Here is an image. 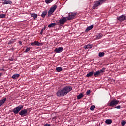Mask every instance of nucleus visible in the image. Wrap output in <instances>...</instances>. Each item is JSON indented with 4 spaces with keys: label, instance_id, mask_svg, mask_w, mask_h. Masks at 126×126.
<instances>
[{
    "label": "nucleus",
    "instance_id": "obj_9",
    "mask_svg": "<svg viewBox=\"0 0 126 126\" xmlns=\"http://www.w3.org/2000/svg\"><path fill=\"white\" fill-rule=\"evenodd\" d=\"M76 16V13H72L71 14H69L68 17H67V19L68 20H72V19H74Z\"/></svg>",
    "mask_w": 126,
    "mask_h": 126
},
{
    "label": "nucleus",
    "instance_id": "obj_21",
    "mask_svg": "<svg viewBox=\"0 0 126 126\" xmlns=\"http://www.w3.org/2000/svg\"><path fill=\"white\" fill-rule=\"evenodd\" d=\"M84 95L82 93H80L78 96H77V99L80 100L81 98H82Z\"/></svg>",
    "mask_w": 126,
    "mask_h": 126
},
{
    "label": "nucleus",
    "instance_id": "obj_6",
    "mask_svg": "<svg viewBox=\"0 0 126 126\" xmlns=\"http://www.w3.org/2000/svg\"><path fill=\"white\" fill-rule=\"evenodd\" d=\"M66 18L65 17H63L61 18V19H60L58 21H57V25H63V24H64V23H65V22H66Z\"/></svg>",
    "mask_w": 126,
    "mask_h": 126
},
{
    "label": "nucleus",
    "instance_id": "obj_15",
    "mask_svg": "<svg viewBox=\"0 0 126 126\" xmlns=\"http://www.w3.org/2000/svg\"><path fill=\"white\" fill-rule=\"evenodd\" d=\"M93 27H94L93 25H91V26L87 27L85 30V31L86 32H88V31H89V30H91V29H92V28H93Z\"/></svg>",
    "mask_w": 126,
    "mask_h": 126
},
{
    "label": "nucleus",
    "instance_id": "obj_32",
    "mask_svg": "<svg viewBox=\"0 0 126 126\" xmlns=\"http://www.w3.org/2000/svg\"><path fill=\"white\" fill-rule=\"evenodd\" d=\"M30 51V47L27 48L25 51V53H27V52H29Z\"/></svg>",
    "mask_w": 126,
    "mask_h": 126
},
{
    "label": "nucleus",
    "instance_id": "obj_38",
    "mask_svg": "<svg viewBox=\"0 0 126 126\" xmlns=\"http://www.w3.org/2000/svg\"><path fill=\"white\" fill-rule=\"evenodd\" d=\"M2 75V73H0V78L1 77V76Z\"/></svg>",
    "mask_w": 126,
    "mask_h": 126
},
{
    "label": "nucleus",
    "instance_id": "obj_34",
    "mask_svg": "<svg viewBox=\"0 0 126 126\" xmlns=\"http://www.w3.org/2000/svg\"><path fill=\"white\" fill-rule=\"evenodd\" d=\"M90 92H91V91H90V90H88L86 92V94H87V95H89V94H90Z\"/></svg>",
    "mask_w": 126,
    "mask_h": 126
},
{
    "label": "nucleus",
    "instance_id": "obj_12",
    "mask_svg": "<svg viewBox=\"0 0 126 126\" xmlns=\"http://www.w3.org/2000/svg\"><path fill=\"white\" fill-rule=\"evenodd\" d=\"M3 2H2V4L4 5L5 4H12V1L8 0H3Z\"/></svg>",
    "mask_w": 126,
    "mask_h": 126
},
{
    "label": "nucleus",
    "instance_id": "obj_16",
    "mask_svg": "<svg viewBox=\"0 0 126 126\" xmlns=\"http://www.w3.org/2000/svg\"><path fill=\"white\" fill-rule=\"evenodd\" d=\"M57 22L56 23H51L50 24L48 25V27H49V28H51L52 27H55V26H56V25H57Z\"/></svg>",
    "mask_w": 126,
    "mask_h": 126
},
{
    "label": "nucleus",
    "instance_id": "obj_22",
    "mask_svg": "<svg viewBox=\"0 0 126 126\" xmlns=\"http://www.w3.org/2000/svg\"><path fill=\"white\" fill-rule=\"evenodd\" d=\"M46 15H47V11H44L41 14V17L43 18H45L46 17Z\"/></svg>",
    "mask_w": 126,
    "mask_h": 126
},
{
    "label": "nucleus",
    "instance_id": "obj_7",
    "mask_svg": "<svg viewBox=\"0 0 126 126\" xmlns=\"http://www.w3.org/2000/svg\"><path fill=\"white\" fill-rule=\"evenodd\" d=\"M19 115L21 116V117H25V116H27L28 115L27 109H22L19 112Z\"/></svg>",
    "mask_w": 126,
    "mask_h": 126
},
{
    "label": "nucleus",
    "instance_id": "obj_3",
    "mask_svg": "<svg viewBox=\"0 0 126 126\" xmlns=\"http://www.w3.org/2000/svg\"><path fill=\"white\" fill-rule=\"evenodd\" d=\"M119 103H120L119 100L113 99L108 104L107 106H108V107H116L117 105L119 104Z\"/></svg>",
    "mask_w": 126,
    "mask_h": 126
},
{
    "label": "nucleus",
    "instance_id": "obj_29",
    "mask_svg": "<svg viewBox=\"0 0 126 126\" xmlns=\"http://www.w3.org/2000/svg\"><path fill=\"white\" fill-rule=\"evenodd\" d=\"M98 56L99 57H104V56H105V53L104 52H100L99 54H98Z\"/></svg>",
    "mask_w": 126,
    "mask_h": 126
},
{
    "label": "nucleus",
    "instance_id": "obj_30",
    "mask_svg": "<svg viewBox=\"0 0 126 126\" xmlns=\"http://www.w3.org/2000/svg\"><path fill=\"white\" fill-rule=\"evenodd\" d=\"M105 69H106V68H103L102 69L99 70V71L100 72V73H102L103 72H105Z\"/></svg>",
    "mask_w": 126,
    "mask_h": 126
},
{
    "label": "nucleus",
    "instance_id": "obj_10",
    "mask_svg": "<svg viewBox=\"0 0 126 126\" xmlns=\"http://www.w3.org/2000/svg\"><path fill=\"white\" fill-rule=\"evenodd\" d=\"M31 46H43V43H41L38 41H34L31 44Z\"/></svg>",
    "mask_w": 126,
    "mask_h": 126
},
{
    "label": "nucleus",
    "instance_id": "obj_33",
    "mask_svg": "<svg viewBox=\"0 0 126 126\" xmlns=\"http://www.w3.org/2000/svg\"><path fill=\"white\" fill-rule=\"evenodd\" d=\"M121 125H122V126H124L125 125H126V121H122L121 122Z\"/></svg>",
    "mask_w": 126,
    "mask_h": 126
},
{
    "label": "nucleus",
    "instance_id": "obj_14",
    "mask_svg": "<svg viewBox=\"0 0 126 126\" xmlns=\"http://www.w3.org/2000/svg\"><path fill=\"white\" fill-rule=\"evenodd\" d=\"M92 44H89L87 45H85L84 48L85 49V50H87V49H92Z\"/></svg>",
    "mask_w": 126,
    "mask_h": 126
},
{
    "label": "nucleus",
    "instance_id": "obj_2",
    "mask_svg": "<svg viewBox=\"0 0 126 126\" xmlns=\"http://www.w3.org/2000/svg\"><path fill=\"white\" fill-rule=\"evenodd\" d=\"M23 109V105H19L18 106L15 107L12 110L13 113L15 114V115H17V114L19 113V112L21 111Z\"/></svg>",
    "mask_w": 126,
    "mask_h": 126
},
{
    "label": "nucleus",
    "instance_id": "obj_35",
    "mask_svg": "<svg viewBox=\"0 0 126 126\" xmlns=\"http://www.w3.org/2000/svg\"><path fill=\"white\" fill-rule=\"evenodd\" d=\"M115 109H121V105H118L115 107Z\"/></svg>",
    "mask_w": 126,
    "mask_h": 126
},
{
    "label": "nucleus",
    "instance_id": "obj_24",
    "mask_svg": "<svg viewBox=\"0 0 126 126\" xmlns=\"http://www.w3.org/2000/svg\"><path fill=\"white\" fill-rule=\"evenodd\" d=\"M112 122V119H106L105 121V123L107 124V125H110Z\"/></svg>",
    "mask_w": 126,
    "mask_h": 126
},
{
    "label": "nucleus",
    "instance_id": "obj_20",
    "mask_svg": "<svg viewBox=\"0 0 126 126\" xmlns=\"http://www.w3.org/2000/svg\"><path fill=\"white\" fill-rule=\"evenodd\" d=\"M16 41V39H11L8 42V45H11L14 43H15Z\"/></svg>",
    "mask_w": 126,
    "mask_h": 126
},
{
    "label": "nucleus",
    "instance_id": "obj_25",
    "mask_svg": "<svg viewBox=\"0 0 126 126\" xmlns=\"http://www.w3.org/2000/svg\"><path fill=\"white\" fill-rule=\"evenodd\" d=\"M31 16H32V17H33L34 19H36V18H37V14L35 13H31Z\"/></svg>",
    "mask_w": 126,
    "mask_h": 126
},
{
    "label": "nucleus",
    "instance_id": "obj_23",
    "mask_svg": "<svg viewBox=\"0 0 126 126\" xmlns=\"http://www.w3.org/2000/svg\"><path fill=\"white\" fill-rule=\"evenodd\" d=\"M100 74H101V73H100L99 71H97L94 72V76H95V77H97V76H98V75H100Z\"/></svg>",
    "mask_w": 126,
    "mask_h": 126
},
{
    "label": "nucleus",
    "instance_id": "obj_27",
    "mask_svg": "<svg viewBox=\"0 0 126 126\" xmlns=\"http://www.w3.org/2000/svg\"><path fill=\"white\" fill-rule=\"evenodd\" d=\"M6 17V14H0V18H5Z\"/></svg>",
    "mask_w": 126,
    "mask_h": 126
},
{
    "label": "nucleus",
    "instance_id": "obj_19",
    "mask_svg": "<svg viewBox=\"0 0 126 126\" xmlns=\"http://www.w3.org/2000/svg\"><path fill=\"white\" fill-rule=\"evenodd\" d=\"M103 37V34L99 33V34L96 35V40H99V39H101Z\"/></svg>",
    "mask_w": 126,
    "mask_h": 126
},
{
    "label": "nucleus",
    "instance_id": "obj_28",
    "mask_svg": "<svg viewBox=\"0 0 126 126\" xmlns=\"http://www.w3.org/2000/svg\"><path fill=\"white\" fill-rule=\"evenodd\" d=\"M53 0H45V3H47V4H48L49 3H51V2H52V1H53Z\"/></svg>",
    "mask_w": 126,
    "mask_h": 126
},
{
    "label": "nucleus",
    "instance_id": "obj_18",
    "mask_svg": "<svg viewBox=\"0 0 126 126\" xmlns=\"http://www.w3.org/2000/svg\"><path fill=\"white\" fill-rule=\"evenodd\" d=\"M93 74H94V71L90 72L89 73H88L87 74L86 77H91V76H92L93 75Z\"/></svg>",
    "mask_w": 126,
    "mask_h": 126
},
{
    "label": "nucleus",
    "instance_id": "obj_26",
    "mask_svg": "<svg viewBox=\"0 0 126 126\" xmlns=\"http://www.w3.org/2000/svg\"><path fill=\"white\" fill-rule=\"evenodd\" d=\"M56 70H57V72H60V71H62V70H63V68H62V67H57Z\"/></svg>",
    "mask_w": 126,
    "mask_h": 126
},
{
    "label": "nucleus",
    "instance_id": "obj_31",
    "mask_svg": "<svg viewBox=\"0 0 126 126\" xmlns=\"http://www.w3.org/2000/svg\"><path fill=\"white\" fill-rule=\"evenodd\" d=\"M95 109V105H92L90 107L91 111H93Z\"/></svg>",
    "mask_w": 126,
    "mask_h": 126
},
{
    "label": "nucleus",
    "instance_id": "obj_1",
    "mask_svg": "<svg viewBox=\"0 0 126 126\" xmlns=\"http://www.w3.org/2000/svg\"><path fill=\"white\" fill-rule=\"evenodd\" d=\"M72 90V87L71 86H66L64 88L59 90L56 93L57 97H64L67 93L70 92Z\"/></svg>",
    "mask_w": 126,
    "mask_h": 126
},
{
    "label": "nucleus",
    "instance_id": "obj_4",
    "mask_svg": "<svg viewBox=\"0 0 126 126\" xmlns=\"http://www.w3.org/2000/svg\"><path fill=\"white\" fill-rule=\"evenodd\" d=\"M57 6L56 5H54L50 9V10L48 11V17H50V16H51L52 15V14H53V13H54V12H55V10H56V9H57Z\"/></svg>",
    "mask_w": 126,
    "mask_h": 126
},
{
    "label": "nucleus",
    "instance_id": "obj_8",
    "mask_svg": "<svg viewBox=\"0 0 126 126\" xmlns=\"http://www.w3.org/2000/svg\"><path fill=\"white\" fill-rule=\"evenodd\" d=\"M117 19L119 21H120V22H122V21H125V20H126V15H122L119 17H118Z\"/></svg>",
    "mask_w": 126,
    "mask_h": 126
},
{
    "label": "nucleus",
    "instance_id": "obj_40",
    "mask_svg": "<svg viewBox=\"0 0 126 126\" xmlns=\"http://www.w3.org/2000/svg\"><path fill=\"white\" fill-rule=\"evenodd\" d=\"M10 61H13V60H12V59H10Z\"/></svg>",
    "mask_w": 126,
    "mask_h": 126
},
{
    "label": "nucleus",
    "instance_id": "obj_36",
    "mask_svg": "<svg viewBox=\"0 0 126 126\" xmlns=\"http://www.w3.org/2000/svg\"><path fill=\"white\" fill-rule=\"evenodd\" d=\"M43 34V29H41V32H40V35H42Z\"/></svg>",
    "mask_w": 126,
    "mask_h": 126
},
{
    "label": "nucleus",
    "instance_id": "obj_41",
    "mask_svg": "<svg viewBox=\"0 0 126 126\" xmlns=\"http://www.w3.org/2000/svg\"><path fill=\"white\" fill-rule=\"evenodd\" d=\"M4 126V125H3V126Z\"/></svg>",
    "mask_w": 126,
    "mask_h": 126
},
{
    "label": "nucleus",
    "instance_id": "obj_17",
    "mask_svg": "<svg viewBox=\"0 0 126 126\" xmlns=\"http://www.w3.org/2000/svg\"><path fill=\"white\" fill-rule=\"evenodd\" d=\"M19 76H20V75L18 74H14L12 76V78H13V79H17V78H18V77H19Z\"/></svg>",
    "mask_w": 126,
    "mask_h": 126
},
{
    "label": "nucleus",
    "instance_id": "obj_39",
    "mask_svg": "<svg viewBox=\"0 0 126 126\" xmlns=\"http://www.w3.org/2000/svg\"><path fill=\"white\" fill-rule=\"evenodd\" d=\"M43 30H45L46 29V27H44L43 28H42Z\"/></svg>",
    "mask_w": 126,
    "mask_h": 126
},
{
    "label": "nucleus",
    "instance_id": "obj_5",
    "mask_svg": "<svg viewBox=\"0 0 126 126\" xmlns=\"http://www.w3.org/2000/svg\"><path fill=\"white\" fill-rule=\"evenodd\" d=\"M103 2H104V0H99L95 2L94 5L92 7L93 9H96V7H98V6L101 5Z\"/></svg>",
    "mask_w": 126,
    "mask_h": 126
},
{
    "label": "nucleus",
    "instance_id": "obj_13",
    "mask_svg": "<svg viewBox=\"0 0 126 126\" xmlns=\"http://www.w3.org/2000/svg\"><path fill=\"white\" fill-rule=\"evenodd\" d=\"M6 101V98H4L3 99L0 100V107H1L5 103Z\"/></svg>",
    "mask_w": 126,
    "mask_h": 126
},
{
    "label": "nucleus",
    "instance_id": "obj_37",
    "mask_svg": "<svg viewBox=\"0 0 126 126\" xmlns=\"http://www.w3.org/2000/svg\"><path fill=\"white\" fill-rule=\"evenodd\" d=\"M19 44L20 45H22V42L19 41Z\"/></svg>",
    "mask_w": 126,
    "mask_h": 126
},
{
    "label": "nucleus",
    "instance_id": "obj_11",
    "mask_svg": "<svg viewBox=\"0 0 126 126\" xmlns=\"http://www.w3.org/2000/svg\"><path fill=\"white\" fill-rule=\"evenodd\" d=\"M63 48L62 47H60L59 48H55L54 52L55 53H62V52H63Z\"/></svg>",
    "mask_w": 126,
    "mask_h": 126
}]
</instances>
